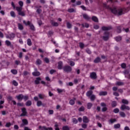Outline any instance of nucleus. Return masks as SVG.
<instances>
[{"mask_svg":"<svg viewBox=\"0 0 130 130\" xmlns=\"http://www.w3.org/2000/svg\"><path fill=\"white\" fill-rule=\"evenodd\" d=\"M54 73H56V71L55 70H51L50 71V74L51 75H52L54 74Z\"/></svg>","mask_w":130,"mask_h":130,"instance_id":"nucleus-51","label":"nucleus"},{"mask_svg":"<svg viewBox=\"0 0 130 130\" xmlns=\"http://www.w3.org/2000/svg\"><path fill=\"white\" fill-rule=\"evenodd\" d=\"M39 128L42 130H53L51 127H46V126H44L43 127H42L41 126H39Z\"/></svg>","mask_w":130,"mask_h":130,"instance_id":"nucleus-10","label":"nucleus"},{"mask_svg":"<svg viewBox=\"0 0 130 130\" xmlns=\"http://www.w3.org/2000/svg\"><path fill=\"white\" fill-rule=\"evenodd\" d=\"M51 24L54 27H57L58 26V23L54 22L53 20L51 21Z\"/></svg>","mask_w":130,"mask_h":130,"instance_id":"nucleus-17","label":"nucleus"},{"mask_svg":"<svg viewBox=\"0 0 130 130\" xmlns=\"http://www.w3.org/2000/svg\"><path fill=\"white\" fill-rule=\"evenodd\" d=\"M90 99L91 101H94V100H95V99H96V96L94 94H92L90 96Z\"/></svg>","mask_w":130,"mask_h":130,"instance_id":"nucleus-32","label":"nucleus"},{"mask_svg":"<svg viewBox=\"0 0 130 130\" xmlns=\"http://www.w3.org/2000/svg\"><path fill=\"white\" fill-rule=\"evenodd\" d=\"M83 121L85 123H88V122H89V119H88V117H87V116H83Z\"/></svg>","mask_w":130,"mask_h":130,"instance_id":"nucleus-13","label":"nucleus"},{"mask_svg":"<svg viewBox=\"0 0 130 130\" xmlns=\"http://www.w3.org/2000/svg\"><path fill=\"white\" fill-rule=\"evenodd\" d=\"M15 36H16L15 34H10L9 35H7L6 38H9V39H10V40H13V39H14V38H15Z\"/></svg>","mask_w":130,"mask_h":130,"instance_id":"nucleus-9","label":"nucleus"},{"mask_svg":"<svg viewBox=\"0 0 130 130\" xmlns=\"http://www.w3.org/2000/svg\"><path fill=\"white\" fill-rule=\"evenodd\" d=\"M27 44L28 46H31L32 45V42L31 41V39H28L27 40Z\"/></svg>","mask_w":130,"mask_h":130,"instance_id":"nucleus-31","label":"nucleus"},{"mask_svg":"<svg viewBox=\"0 0 130 130\" xmlns=\"http://www.w3.org/2000/svg\"><path fill=\"white\" fill-rule=\"evenodd\" d=\"M121 110H129V107L125 106V105H122L120 108Z\"/></svg>","mask_w":130,"mask_h":130,"instance_id":"nucleus-8","label":"nucleus"},{"mask_svg":"<svg viewBox=\"0 0 130 130\" xmlns=\"http://www.w3.org/2000/svg\"><path fill=\"white\" fill-rule=\"evenodd\" d=\"M22 113L20 115V116H26L27 115V110L26 108H23L21 109Z\"/></svg>","mask_w":130,"mask_h":130,"instance_id":"nucleus-5","label":"nucleus"},{"mask_svg":"<svg viewBox=\"0 0 130 130\" xmlns=\"http://www.w3.org/2000/svg\"><path fill=\"white\" fill-rule=\"evenodd\" d=\"M32 76L34 77H38L40 75V72H34L32 73Z\"/></svg>","mask_w":130,"mask_h":130,"instance_id":"nucleus-15","label":"nucleus"},{"mask_svg":"<svg viewBox=\"0 0 130 130\" xmlns=\"http://www.w3.org/2000/svg\"><path fill=\"white\" fill-rule=\"evenodd\" d=\"M115 40H116L117 41V42H118L119 41H121V37H117L115 38Z\"/></svg>","mask_w":130,"mask_h":130,"instance_id":"nucleus-43","label":"nucleus"},{"mask_svg":"<svg viewBox=\"0 0 130 130\" xmlns=\"http://www.w3.org/2000/svg\"><path fill=\"white\" fill-rule=\"evenodd\" d=\"M82 27H86V28H89V24L85 23V25L84 24H82Z\"/></svg>","mask_w":130,"mask_h":130,"instance_id":"nucleus-56","label":"nucleus"},{"mask_svg":"<svg viewBox=\"0 0 130 130\" xmlns=\"http://www.w3.org/2000/svg\"><path fill=\"white\" fill-rule=\"evenodd\" d=\"M123 73L124 74V75H128V74H129V71L128 70H125L123 72Z\"/></svg>","mask_w":130,"mask_h":130,"instance_id":"nucleus-60","label":"nucleus"},{"mask_svg":"<svg viewBox=\"0 0 130 130\" xmlns=\"http://www.w3.org/2000/svg\"><path fill=\"white\" fill-rule=\"evenodd\" d=\"M119 114L121 117H125V113L123 112H120Z\"/></svg>","mask_w":130,"mask_h":130,"instance_id":"nucleus-39","label":"nucleus"},{"mask_svg":"<svg viewBox=\"0 0 130 130\" xmlns=\"http://www.w3.org/2000/svg\"><path fill=\"white\" fill-rule=\"evenodd\" d=\"M18 27L19 30H23V29H24L23 25H22L21 23H18Z\"/></svg>","mask_w":130,"mask_h":130,"instance_id":"nucleus-27","label":"nucleus"},{"mask_svg":"<svg viewBox=\"0 0 130 130\" xmlns=\"http://www.w3.org/2000/svg\"><path fill=\"white\" fill-rule=\"evenodd\" d=\"M42 12V10L41 9H38L37 10V12L38 14H41V13Z\"/></svg>","mask_w":130,"mask_h":130,"instance_id":"nucleus-62","label":"nucleus"},{"mask_svg":"<svg viewBox=\"0 0 130 130\" xmlns=\"http://www.w3.org/2000/svg\"><path fill=\"white\" fill-rule=\"evenodd\" d=\"M90 77L91 79H92L93 80H96V79H97V75L95 72H92L90 73Z\"/></svg>","mask_w":130,"mask_h":130,"instance_id":"nucleus-7","label":"nucleus"},{"mask_svg":"<svg viewBox=\"0 0 130 130\" xmlns=\"http://www.w3.org/2000/svg\"><path fill=\"white\" fill-rule=\"evenodd\" d=\"M116 119H111L109 120V122H110L111 124L114 123V122H116Z\"/></svg>","mask_w":130,"mask_h":130,"instance_id":"nucleus-41","label":"nucleus"},{"mask_svg":"<svg viewBox=\"0 0 130 130\" xmlns=\"http://www.w3.org/2000/svg\"><path fill=\"white\" fill-rule=\"evenodd\" d=\"M68 11L69 13H74V12H75V9L73 8L69 9Z\"/></svg>","mask_w":130,"mask_h":130,"instance_id":"nucleus-47","label":"nucleus"},{"mask_svg":"<svg viewBox=\"0 0 130 130\" xmlns=\"http://www.w3.org/2000/svg\"><path fill=\"white\" fill-rule=\"evenodd\" d=\"M20 7L23 8V6H24V3L22 1H19L18 3Z\"/></svg>","mask_w":130,"mask_h":130,"instance_id":"nucleus-48","label":"nucleus"},{"mask_svg":"<svg viewBox=\"0 0 130 130\" xmlns=\"http://www.w3.org/2000/svg\"><path fill=\"white\" fill-rule=\"evenodd\" d=\"M12 83L14 85V86H15L16 87H17V86H18V82H17V81H16V80H13L12 81Z\"/></svg>","mask_w":130,"mask_h":130,"instance_id":"nucleus-45","label":"nucleus"},{"mask_svg":"<svg viewBox=\"0 0 130 130\" xmlns=\"http://www.w3.org/2000/svg\"><path fill=\"white\" fill-rule=\"evenodd\" d=\"M11 125H12V124H11L10 122H9L6 123L5 126H6V127H10Z\"/></svg>","mask_w":130,"mask_h":130,"instance_id":"nucleus-59","label":"nucleus"},{"mask_svg":"<svg viewBox=\"0 0 130 130\" xmlns=\"http://www.w3.org/2000/svg\"><path fill=\"white\" fill-rule=\"evenodd\" d=\"M66 25L68 29H72V27H73V25L71 24V23H70L69 22H67Z\"/></svg>","mask_w":130,"mask_h":130,"instance_id":"nucleus-21","label":"nucleus"},{"mask_svg":"<svg viewBox=\"0 0 130 130\" xmlns=\"http://www.w3.org/2000/svg\"><path fill=\"white\" fill-rule=\"evenodd\" d=\"M22 123L20 124V127H23V126H24V125H27L28 124V120L26 119H23L22 120Z\"/></svg>","mask_w":130,"mask_h":130,"instance_id":"nucleus-6","label":"nucleus"},{"mask_svg":"<svg viewBox=\"0 0 130 130\" xmlns=\"http://www.w3.org/2000/svg\"><path fill=\"white\" fill-rule=\"evenodd\" d=\"M121 32V27L120 26L117 27V32L120 33Z\"/></svg>","mask_w":130,"mask_h":130,"instance_id":"nucleus-57","label":"nucleus"},{"mask_svg":"<svg viewBox=\"0 0 130 130\" xmlns=\"http://www.w3.org/2000/svg\"><path fill=\"white\" fill-rule=\"evenodd\" d=\"M55 129L59 130V128H58V125H57V124H55Z\"/></svg>","mask_w":130,"mask_h":130,"instance_id":"nucleus-64","label":"nucleus"},{"mask_svg":"<svg viewBox=\"0 0 130 130\" xmlns=\"http://www.w3.org/2000/svg\"><path fill=\"white\" fill-rule=\"evenodd\" d=\"M79 46H80V48H84V44H83L82 43H80Z\"/></svg>","mask_w":130,"mask_h":130,"instance_id":"nucleus-61","label":"nucleus"},{"mask_svg":"<svg viewBox=\"0 0 130 130\" xmlns=\"http://www.w3.org/2000/svg\"><path fill=\"white\" fill-rule=\"evenodd\" d=\"M44 61L45 62H46V63H49V59H48V58L45 57L44 58Z\"/></svg>","mask_w":130,"mask_h":130,"instance_id":"nucleus-54","label":"nucleus"},{"mask_svg":"<svg viewBox=\"0 0 130 130\" xmlns=\"http://www.w3.org/2000/svg\"><path fill=\"white\" fill-rule=\"evenodd\" d=\"M102 29L104 31H107L108 30H111V27H110V26H108V27L103 26V27H102Z\"/></svg>","mask_w":130,"mask_h":130,"instance_id":"nucleus-16","label":"nucleus"},{"mask_svg":"<svg viewBox=\"0 0 130 130\" xmlns=\"http://www.w3.org/2000/svg\"><path fill=\"white\" fill-rule=\"evenodd\" d=\"M92 20L94 21V22H98V18L96 16H92Z\"/></svg>","mask_w":130,"mask_h":130,"instance_id":"nucleus-37","label":"nucleus"},{"mask_svg":"<svg viewBox=\"0 0 130 130\" xmlns=\"http://www.w3.org/2000/svg\"><path fill=\"white\" fill-rule=\"evenodd\" d=\"M101 60V58H100L99 57H98L94 60L93 62L94 63H98V62H100Z\"/></svg>","mask_w":130,"mask_h":130,"instance_id":"nucleus-18","label":"nucleus"},{"mask_svg":"<svg viewBox=\"0 0 130 130\" xmlns=\"http://www.w3.org/2000/svg\"><path fill=\"white\" fill-rule=\"evenodd\" d=\"M41 63H42V61H41V60H40V59H38L36 61V64L39 66H40Z\"/></svg>","mask_w":130,"mask_h":130,"instance_id":"nucleus-36","label":"nucleus"},{"mask_svg":"<svg viewBox=\"0 0 130 130\" xmlns=\"http://www.w3.org/2000/svg\"><path fill=\"white\" fill-rule=\"evenodd\" d=\"M6 44H7V46H10L12 43H11V42L9 40L6 41Z\"/></svg>","mask_w":130,"mask_h":130,"instance_id":"nucleus-46","label":"nucleus"},{"mask_svg":"<svg viewBox=\"0 0 130 130\" xmlns=\"http://www.w3.org/2000/svg\"><path fill=\"white\" fill-rule=\"evenodd\" d=\"M63 130H70V128H69V126H64L62 127Z\"/></svg>","mask_w":130,"mask_h":130,"instance_id":"nucleus-52","label":"nucleus"},{"mask_svg":"<svg viewBox=\"0 0 130 130\" xmlns=\"http://www.w3.org/2000/svg\"><path fill=\"white\" fill-rule=\"evenodd\" d=\"M114 127L116 129H117V128H120V124L117 123V124H114Z\"/></svg>","mask_w":130,"mask_h":130,"instance_id":"nucleus-30","label":"nucleus"},{"mask_svg":"<svg viewBox=\"0 0 130 130\" xmlns=\"http://www.w3.org/2000/svg\"><path fill=\"white\" fill-rule=\"evenodd\" d=\"M83 17L85 20H90V19H91V18H90L89 16L86 14H83Z\"/></svg>","mask_w":130,"mask_h":130,"instance_id":"nucleus-22","label":"nucleus"},{"mask_svg":"<svg viewBox=\"0 0 130 130\" xmlns=\"http://www.w3.org/2000/svg\"><path fill=\"white\" fill-rule=\"evenodd\" d=\"M69 63L71 67H74V66H75V62H74L73 61H70Z\"/></svg>","mask_w":130,"mask_h":130,"instance_id":"nucleus-53","label":"nucleus"},{"mask_svg":"<svg viewBox=\"0 0 130 130\" xmlns=\"http://www.w3.org/2000/svg\"><path fill=\"white\" fill-rule=\"evenodd\" d=\"M113 112H114V113H118L119 112V109L116 108L114 109Z\"/></svg>","mask_w":130,"mask_h":130,"instance_id":"nucleus-49","label":"nucleus"},{"mask_svg":"<svg viewBox=\"0 0 130 130\" xmlns=\"http://www.w3.org/2000/svg\"><path fill=\"white\" fill-rule=\"evenodd\" d=\"M92 95H93V91L92 90L88 91L86 92V96L87 97H90L91 96H92Z\"/></svg>","mask_w":130,"mask_h":130,"instance_id":"nucleus-14","label":"nucleus"},{"mask_svg":"<svg viewBox=\"0 0 130 130\" xmlns=\"http://www.w3.org/2000/svg\"><path fill=\"white\" fill-rule=\"evenodd\" d=\"M102 38L104 40V41H107L109 39V32L106 31L104 32V36L102 37Z\"/></svg>","mask_w":130,"mask_h":130,"instance_id":"nucleus-3","label":"nucleus"},{"mask_svg":"<svg viewBox=\"0 0 130 130\" xmlns=\"http://www.w3.org/2000/svg\"><path fill=\"white\" fill-rule=\"evenodd\" d=\"M13 97L11 96H9L8 97V100H9V101H13Z\"/></svg>","mask_w":130,"mask_h":130,"instance_id":"nucleus-63","label":"nucleus"},{"mask_svg":"<svg viewBox=\"0 0 130 130\" xmlns=\"http://www.w3.org/2000/svg\"><path fill=\"white\" fill-rule=\"evenodd\" d=\"M16 10L17 11L18 13H19V12H21L22 10H23V8L21 7H16Z\"/></svg>","mask_w":130,"mask_h":130,"instance_id":"nucleus-28","label":"nucleus"},{"mask_svg":"<svg viewBox=\"0 0 130 130\" xmlns=\"http://www.w3.org/2000/svg\"><path fill=\"white\" fill-rule=\"evenodd\" d=\"M41 105H42V102H41V101H38L37 102V106L38 107H40Z\"/></svg>","mask_w":130,"mask_h":130,"instance_id":"nucleus-35","label":"nucleus"},{"mask_svg":"<svg viewBox=\"0 0 130 130\" xmlns=\"http://www.w3.org/2000/svg\"><path fill=\"white\" fill-rule=\"evenodd\" d=\"M11 72L13 74V75H17L18 74V71L16 70H11Z\"/></svg>","mask_w":130,"mask_h":130,"instance_id":"nucleus-40","label":"nucleus"},{"mask_svg":"<svg viewBox=\"0 0 130 130\" xmlns=\"http://www.w3.org/2000/svg\"><path fill=\"white\" fill-rule=\"evenodd\" d=\"M73 122L76 124L78 123V120H77V119L74 118L73 119Z\"/></svg>","mask_w":130,"mask_h":130,"instance_id":"nucleus-55","label":"nucleus"},{"mask_svg":"<svg viewBox=\"0 0 130 130\" xmlns=\"http://www.w3.org/2000/svg\"><path fill=\"white\" fill-rule=\"evenodd\" d=\"M23 99L24 101H27L29 99V96L28 95H23Z\"/></svg>","mask_w":130,"mask_h":130,"instance_id":"nucleus-38","label":"nucleus"},{"mask_svg":"<svg viewBox=\"0 0 130 130\" xmlns=\"http://www.w3.org/2000/svg\"><path fill=\"white\" fill-rule=\"evenodd\" d=\"M57 91L59 94H60L61 93H62L63 92H66V90L64 89H61L60 88H57Z\"/></svg>","mask_w":130,"mask_h":130,"instance_id":"nucleus-23","label":"nucleus"},{"mask_svg":"<svg viewBox=\"0 0 130 130\" xmlns=\"http://www.w3.org/2000/svg\"><path fill=\"white\" fill-rule=\"evenodd\" d=\"M122 103H123V104H126L127 105V104H128V101L127 100L123 99L122 100Z\"/></svg>","mask_w":130,"mask_h":130,"instance_id":"nucleus-34","label":"nucleus"},{"mask_svg":"<svg viewBox=\"0 0 130 130\" xmlns=\"http://www.w3.org/2000/svg\"><path fill=\"white\" fill-rule=\"evenodd\" d=\"M10 15L12 18H16V13H15V12L13 11L10 12Z\"/></svg>","mask_w":130,"mask_h":130,"instance_id":"nucleus-29","label":"nucleus"},{"mask_svg":"<svg viewBox=\"0 0 130 130\" xmlns=\"http://www.w3.org/2000/svg\"><path fill=\"white\" fill-rule=\"evenodd\" d=\"M75 101H76V98H74L72 100H71L69 102V103L71 105H74L75 104Z\"/></svg>","mask_w":130,"mask_h":130,"instance_id":"nucleus-24","label":"nucleus"},{"mask_svg":"<svg viewBox=\"0 0 130 130\" xmlns=\"http://www.w3.org/2000/svg\"><path fill=\"white\" fill-rule=\"evenodd\" d=\"M107 95V92L106 91H101L99 93L100 96H106Z\"/></svg>","mask_w":130,"mask_h":130,"instance_id":"nucleus-20","label":"nucleus"},{"mask_svg":"<svg viewBox=\"0 0 130 130\" xmlns=\"http://www.w3.org/2000/svg\"><path fill=\"white\" fill-rule=\"evenodd\" d=\"M15 64H16L17 66H19V64H21V61L20 60H15Z\"/></svg>","mask_w":130,"mask_h":130,"instance_id":"nucleus-58","label":"nucleus"},{"mask_svg":"<svg viewBox=\"0 0 130 130\" xmlns=\"http://www.w3.org/2000/svg\"><path fill=\"white\" fill-rule=\"evenodd\" d=\"M40 81H41V78L37 77L36 78V80L35 81V83L36 85H38L40 84Z\"/></svg>","mask_w":130,"mask_h":130,"instance_id":"nucleus-11","label":"nucleus"},{"mask_svg":"<svg viewBox=\"0 0 130 130\" xmlns=\"http://www.w3.org/2000/svg\"><path fill=\"white\" fill-rule=\"evenodd\" d=\"M23 24H25L26 26H29L30 29L32 30V31H35V27L34 26V25H33L32 23H30V21H27V22L26 21L23 20Z\"/></svg>","mask_w":130,"mask_h":130,"instance_id":"nucleus-2","label":"nucleus"},{"mask_svg":"<svg viewBox=\"0 0 130 130\" xmlns=\"http://www.w3.org/2000/svg\"><path fill=\"white\" fill-rule=\"evenodd\" d=\"M26 106H31L32 105V102L31 101H27L25 103Z\"/></svg>","mask_w":130,"mask_h":130,"instance_id":"nucleus-26","label":"nucleus"},{"mask_svg":"<svg viewBox=\"0 0 130 130\" xmlns=\"http://www.w3.org/2000/svg\"><path fill=\"white\" fill-rule=\"evenodd\" d=\"M16 98L17 100H19V101H22V100H23V94H20L18 95H17Z\"/></svg>","mask_w":130,"mask_h":130,"instance_id":"nucleus-12","label":"nucleus"},{"mask_svg":"<svg viewBox=\"0 0 130 130\" xmlns=\"http://www.w3.org/2000/svg\"><path fill=\"white\" fill-rule=\"evenodd\" d=\"M116 105H117V103H116V101H113L112 102V106L113 107H115L116 106Z\"/></svg>","mask_w":130,"mask_h":130,"instance_id":"nucleus-42","label":"nucleus"},{"mask_svg":"<svg viewBox=\"0 0 130 130\" xmlns=\"http://www.w3.org/2000/svg\"><path fill=\"white\" fill-rule=\"evenodd\" d=\"M117 86H122L123 85V83L122 82H117L116 83Z\"/></svg>","mask_w":130,"mask_h":130,"instance_id":"nucleus-44","label":"nucleus"},{"mask_svg":"<svg viewBox=\"0 0 130 130\" xmlns=\"http://www.w3.org/2000/svg\"><path fill=\"white\" fill-rule=\"evenodd\" d=\"M18 15L19 16H21L22 17H25V12L24 11H20L19 12H18Z\"/></svg>","mask_w":130,"mask_h":130,"instance_id":"nucleus-25","label":"nucleus"},{"mask_svg":"<svg viewBox=\"0 0 130 130\" xmlns=\"http://www.w3.org/2000/svg\"><path fill=\"white\" fill-rule=\"evenodd\" d=\"M57 68L58 69V70H61V69H62V62H58Z\"/></svg>","mask_w":130,"mask_h":130,"instance_id":"nucleus-19","label":"nucleus"},{"mask_svg":"<svg viewBox=\"0 0 130 130\" xmlns=\"http://www.w3.org/2000/svg\"><path fill=\"white\" fill-rule=\"evenodd\" d=\"M121 67L122 69H125V68H126V64L124 63H122L121 64Z\"/></svg>","mask_w":130,"mask_h":130,"instance_id":"nucleus-50","label":"nucleus"},{"mask_svg":"<svg viewBox=\"0 0 130 130\" xmlns=\"http://www.w3.org/2000/svg\"><path fill=\"white\" fill-rule=\"evenodd\" d=\"M87 106L88 109H91L92 106H93V104L91 103H88L87 105Z\"/></svg>","mask_w":130,"mask_h":130,"instance_id":"nucleus-33","label":"nucleus"},{"mask_svg":"<svg viewBox=\"0 0 130 130\" xmlns=\"http://www.w3.org/2000/svg\"><path fill=\"white\" fill-rule=\"evenodd\" d=\"M63 71L65 73H71L72 72V67L70 66H65L63 68Z\"/></svg>","mask_w":130,"mask_h":130,"instance_id":"nucleus-4","label":"nucleus"},{"mask_svg":"<svg viewBox=\"0 0 130 130\" xmlns=\"http://www.w3.org/2000/svg\"><path fill=\"white\" fill-rule=\"evenodd\" d=\"M103 6L104 8H106V9H108L111 11V12L114 14L115 15H117V16H121V15L123 14V10L122 9H119L118 10L116 9V8L114 7L111 8L109 6H107L106 4H104Z\"/></svg>","mask_w":130,"mask_h":130,"instance_id":"nucleus-1","label":"nucleus"}]
</instances>
